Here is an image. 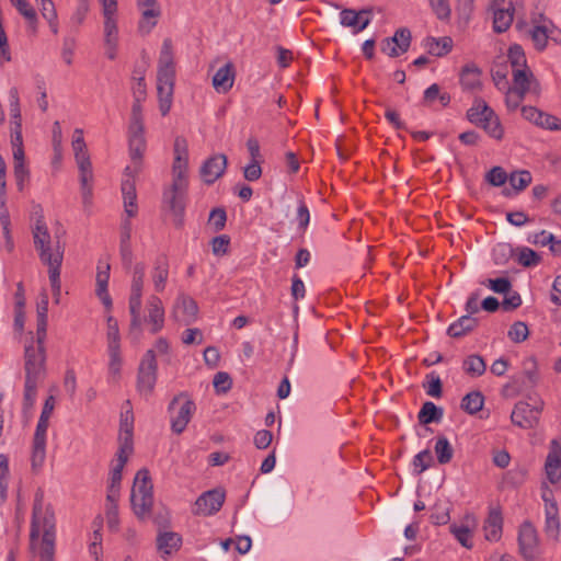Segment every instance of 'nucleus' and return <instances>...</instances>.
<instances>
[{"instance_id": "c756f323", "label": "nucleus", "mask_w": 561, "mask_h": 561, "mask_svg": "<svg viewBox=\"0 0 561 561\" xmlns=\"http://www.w3.org/2000/svg\"><path fill=\"white\" fill-rule=\"evenodd\" d=\"M493 113L494 111L483 100L478 99L472 107L468 110L467 117L471 123L481 127Z\"/></svg>"}, {"instance_id": "6e6d98bb", "label": "nucleus", "mask_w": 561, "mask_h": 561, "mask_svg": "<svg viewBox=\"0 0 561 561\" xmlns=\"http://www.w3.org/2000/svg\"><path fill=\"white\" fill-rule=\"evenodd\" d=\"M48 278L53 291L54 302L59 305L61 297L60 270L48 271Z\"/></svg>"}, {"instance_id": "bf43d9fd", "label": "nucleus", "mask_w": 561, "mask_h": 561, "mask_svg": "<svg viewBox=\"0 0 561 561\" xmlns=\"http://www.w3.org/2000/svg\"><path fill=\"white\" fill-rule=\"evenodd\" d=\"M213 385L218 393H225L231 388L232 379L228 373L218 371L214 377Z\"/></svg>"}, {"instance_id": "4d7b16f0", "label": "nucleus", "mask_w": 561, "mask_h": 561, "mask_svg": "<svg viewBox=\"0 0 561 561\" xmlns=\"http://www.w3.org/2000/svg\"><path fill=\"white\" fill-rule=\"evenodd\" d=\"M433 463V457L430 450L419 453L413 459V466L417 473H422Z\"/></svg>"}, {"instance_id": "0e129e2a", "label": "nucleus", "mask_w": 561, "mask_h": 561, "mask_svg": "<svg viewBox=\"0 0 561 561\" xmlns=\"http://www.w3.org/2000/svg\"><path fill=\"white\" fill-rule=\"evenodd\" d=\"M107 347L119 346V330L117 321L112 317L107 318Z\"/></svg>"}, {"instance_id": "f3484780", "label": "nucleus", "mask_w": 561, "mask_h": 561, "mask_svg": "<svg viewBox=\"0 0 561 561\" xmlns=\"http://www.w3.org/2000/svg\"><path fill=\"white\" fill-rule=\"evenodd\" d=\"M227 157L224 153H217L209 157L201 167V178L204 183L213 184L216 182L226 171Z\"/></svg>"}, {"instance_id": "603ef678", "label": "nucleus", "mask_w": 561, "mask_h": 561, "mask_svg": "<svg viewBox=\"0 0 561 561\" xmlns=\"http://www.w3.org/2000/svg\"><path fill=\"white\" fill-rule=\"evenodd\" d=\"M491 137L500 140L503 137V128L495 113L481 126Z\"/></svg>"}, {"instance_id": "13d9d810", "label": "nucleus", "mask_w": 561, "mask_h": 561, "mask_svg": "<svg viewBox=\"0 0 561 561\" xmlns=\"http://www.w3.org/2000/svg\"><path fill=\"white\" fill-rule=\"evenodd\" d=\"M144 101L145 100L134 99L128 127L145 126L141 105Z\"/></svg>"}, {"instance_id": "09e8293b", "label": "nucleus", "mask_w": 561, "mask_h": 561, "mask_svg": "<svg viewBox=\"0 0 561 561\" xmlns=\"http://www.w3.org/2000/svg\"><path fill=\"white\" fill-rule=\"evenodd\" d=\"M48 391H49V394L44 402L42 413H41L38 421H48L53 414L54 409H55L56 401H57L56 393L58 391V388H57V386L53 385L49 387Z\"/></svg>"}, {"instance_id": "c03bdc74", "label": "nucleus", "mask_w": 561, "mask_h": 561, "mask_svg": "<svg viewBox=\"0 0 561 561\" xmlns=\"http://www.w3.org/2000/svg\"><path fill=\"white\" fill-rule=\"evenodd\" d=\"M463 369L471 376H481L485 371V363L482 357L471 355L463 362Z\"/></svg>"}, {"instance_id": "a18cd8bd", "label": "nucleus", "mask_w": 561, "mask_h": 561, "mask_svg": "<svg viewBox=\"0 0 561 561\" xmlns=\"http://www.w3.org/2000/svg\"><path fill=\"white\" fill-rule=\"evenodd\" d=\"M14 8L19 11V13L30 23V25L35 28L37 24V13L28 0H20Z\"/></svg>"}, {"instance_id": "a19ab883", "label": "nucleus", "mask_w": 561, "mask_h": 561, "mask_svg": "<svg viewBox=\"0 0 561 561\" xmlns=\"http://www.w3.org/2000/svg\"><path fill=\"white\" fill-rule=\"evenodd\" d=\"M533 181V176L529 171L519 170L514 171L508 175V182L516 192L525 190Z\"/></svg>"}, {"instance_id": "e2e57ef3", "label": "nucleus", "mask_w": 561, "mask_h": 561, "mask_svg": "<svg viewBox=\"0 0 561 561\" xmlns=\"http://www.w3.org/2000/svg\"><path fill=\"white\" fill-rule=\"evenodd\" d=\"M227 216L222 208H215L210 211L208 224L213 227L214 231L224 229L226 225Z\"/></svg>"}, {"instance_id": "c9c22d12", "label": "nucleus", "mask_w": 561, "mask_h": 561, "mask_svg": "<svg viewBox=\"0 0 561 561\" xmlns=\"http://www.w3.org/2000/svg\"><path fill=\"white\" fill-rule=\"evenodd\" d=\"M188 168V159H174L172 173H173V187L175 190H184L186 186V173Z\"/></svg>"}, {"instance_id": "f257e3e1", "label": "nucleus", "mask_w": 561, "mask_h": 561, "mask_svg": "<svg viewBox=\"0 0 561 561\" xmlns=\"http://www.w3.org/2000/svg\"><path fill=\"white\" fill-rule=\"evenodd\" d=\"M146 265L136 263L131 271L128 310L130 314L129 336L137 342L142 335V325L147 324L151 334H157L164 328L165 309L162 299L150 294L145 304L142 295L145 290Z\"/></svg>"}, {"instance_id": "6e6552de", "label": "nucleus", "mask_w": 561, "mask_h": 561, "mask_svg": "<svg viewBox=\"0 0 561 561\" xmlns=\"http://www.w3.org/2000/svg\"><path fill=\"white\" fill-rule=\"evenodd\" d=\"M130 503L135 515L139 519L150 516L153 506L152 482L147 469L136 473L131 488Z\"/></svg>"}, {"instance_id": "6ab92c4d", "label": "nucleus", "mask_w": 561, "mask_h": 561, "mask_svg": "<svg viewBox=\"0 0 561 561\" xmlns=\"http://www.w3.org/2000/svg\"><path fill=\"white\" fill-rule=\"evenodd\" d=\"M48 423H37L32 446V469L37 471L44 465L46 458V436Z\"/></svg>"}, {"instance_id": "8fccbe9b", "label": "nucleus", "mask_w": 561, "mask_h": 561, "mask_svg": "<svg viewBox=\"0 0 561 561\" xmlns=\"http://www.w3.org/2000/svg\"><path fill=\"white\" fill-rule=\"evenodd\" d=\"M13 173H14L18 190L23 191L30 180V170L26 165V162L14 163L13 164Z\"/></svg>"}, {"instance_id": "0eeeda50", "label": "nucleus", "mask_w": 561, "mask_h": 561, "mask_svg": "<svg viewBox=\"0 0 561 561\" xmlns=\"http://www.w3.org/2000/svg\"><path fill=\"white\" fill-rule=\"evenodd\" d=\"M128 147L130 164L125 168L124 179L122 181V194L124 195V184L131 183L136 191V176L141 171L142 158L146 151L147 141L145 137V126L128 127Z\"/></svg>"}, {"instance_id": "bb28decb", "label": "nucleus", "mask_w": 561, "mask_h": 561, "mask_svg": "<svg viewBox=\"0 0 561 561\" xmlns=\"http://www.w3.org/2000/svg\"><path fill=\"white\" fill-rule=\"evenodd\" d=\"M234 69L231 62L220 67L213 77V87L218 93H227L234 82Z\"/></svg>"}, {"instance_id": "ddd939ff", "label": "nucleus", "mask_w": 561, "mask_h": 561, "mask_svg": "<svg viewBox=\"0 0 561 561\" xmlns=\"http://www.w3.org/2000/svg\"><path fill=\"white\" fill-rule=\"evenodd\" d=\"M133 435H134V426L133 423H122L118 435V451L117 458L115 459V463L112 468V473L122 474L123 468L126 465L129 455H131L133 448Z\"/></svg>"}, {"instance_id": "58836bf2", "label": "nucleus", "mask_w": 561, "mask_h": 561, "mask_svg": "<svg viewBox=\"0 0 561 561\" xmlns=\"http://www.w3.org/2000/svg\"><path fill=\"white\" fill-rule=\"evenodd\" d=\"M108 351V373L110 376L117 380L121 376L123 358L121 355V346L107 347Z\"/></svg>"}, {"instance_id": "4468645a", "label": "nucleus", "mask_w": 561, "mask_h": 561, "mask_svg": "<svg viewBox=\"0 0 561 561\" xmlns=\"http://www.w3.org/2000/svg\"><path fill=\"white\" fill-rule=\"evenodd\" d=\"M224 502V491L219 489L206 491L195 501L192 513L196 516H210L221 508Z\"/></svg>"}, {"instance_id": "49530a36", "label": "nucleus", "mask_w": 561, "mask_h": 561, "mask_svg": "<svg viewBox=\"0 0 561 561\" xmlns=\"http://www.w3.org/2000/svg\"><path fill=\"white\" fill-rule=\"evenodd\" d=\"M9 478V460L4 455H0V504L7 499Z\"/></svg>"}, {"instance_id": "a878e982", "label": "nucleus", "mask_w": 561, "mask_h": 561, "mask_svg": "<svg viewBox=\"0 0 561 561\" xmlns=\"http://www.w3.org/2000/svg\"><path fill=\"white\" fill-rule=\"evenodd\" d=\"M513 82L512 89L525 95L527 93L538 95L540 92V85L530 69H526V71L515 70L513 72Z\"/></svg>"}, {"instance_id": "3c124183", "label": "nucleus", "mask_w": 561, "mask_h": 561, "mask_svg": "<svg viewBox=\"0 0 561 561\" xmlns=\"http://www.w3.org/2000/svg\"><path fill=\"white\" fill-rule=\"evenodd\" d=\"M183 191L184 190H175L172 185L171 188L164 193L165 203H168L170 208L176 214H181L183 210V204L180 198Z\"/></svg>"}, {"instance_id": "4c0bfd02", "label": "nucleus", "mask_w": 561, "mask_h": 561, "mask_svg": "<svg viewBox=\"0 0 561 561\" xmlns=\"http://www.w3.org/2000/svg\"><path fill=\"white\" fill-rule=\"evenodd\" d=\"M507 58L511 64L513 72L515 70L526 71V69H529L527 66L525 53L519 45H513L508 49Z\"/></svg>"}, {"instance_id": "2eb2a0df", "label": "nucleus", "mask_w": 561, "mask_h": 561, "mask_svg": "<svg viewBox=\"0 0 561 561\" xmlns=\"http://www.w3.org/2000/svg\"><path fill=\"white\" fill-rule=\"evenodd\" d=\"M137 9L140 12L138 28L144 34H149L157 25L161 16V7L158 0H136Z\"/></svg>"}, {"instance_id": "473e14b6", "label": "nucleus", "mask_w": 561, "mask_h": 561, "mask_svg": "<svg viewBox=\"0 0 561 561\" xmlns=\"http://www.w3.org/2000/svg\"><path fill=\"white\" fill-rule=\"evenodd\" d=\"M39 11L42 16L46 20L53 34H58V14L53 0H38Z\"/></svg>"}, {"instance_id": "b1692460", "label": "nucleus", "mask_w": 561, "mask_h": 561, "mask_svg": "<svg viewBox=\"0 0 561 561\" xmlns=\"http://www.w3.org/2000/svg\"><path fill=\"white\" fill-rule=\"evenodd\" d=\"M157 78H174L175 62L173 54V44L170 38H165L162 43L159 59Z\"/></svg>"}, {"instance_id": "9d476101", "label": "nucleus", "mask_w": 561, "mask_h": 561, "mask_svg": "<svg viewBox=\"0 0 561 561\" xmlns=\"http://www.w3.org/2000/svg\"><path fill=\"white\" fill-rule=\"evenodd\" d=\"M529 36L535 49L538 51L545 50L549 41L561 45V30L558 28L550 19L543 15H539L533 20Z\"/></svg>"}, {"instance_id": "de8ad7c7", "label": "nucleus", "mask_w": 561, "mask_h": 561, "mask_svg": "<svg viewBox=\"0 0 561 561\" xmlns=\"http://www.w3.org/2000/svg\"><path fill=\"white\" fill-rule=\"evenodd\" d=\"M436 99L439 100L442 106H447L450 102V96L447 93H440L439 87L434 83L431 87H428L424 92V102L431 104Z\"/></svg>"}, {"instance_id": "ea45409f", "label": "nucleus", "mask_w": 561, "mask_h": 561, "mask_svg": "<svg viewBox=\"0 0 561 561\" xmlns=\"http://www.w3.org/2000/svg\"><path fill=\"white\" fill-rule=\"evenodd\" d=\"M434 450L437 457V461L440 465L448 463L454 455L453 447L450 446L446 437H438L434 446Z\"/></svg>"}, {"instance_id": "5701e85b", "label": "nucleus", "mask_w": 561, "mask_h": 561, "mask_svg": "<svg viewBox=\"0 0 561 561\" xmlns=\"http://www.w3.org/2000/svg\"><path fill=\"white\" fill-rule=\"evenodd\" d=\"M545 471L550 483L554 484L561 480V443L553 439L546 459Z\"/></svg>"}, {"instance_id": "774afa93", "label": "nucleus", "mask_w": 561, "mask_h": 561, "mask_svg": "<svg viewBox=\"0 0 561 561\" xmlns=\"http://www.w3.org/2000/svg\"><path fill=\"white\" fill-rule=\"evenodd\" d=\"M427 383L425 386L426 393L433 398H439L442 396V381L440 378L434 373L427 376Z\"/></svg>"}, {"instance_id": "a211bd4d", "label": "nucleus", "mask_w": 561, "mask_h": 561, "mask_svg": "<svg viewBox=\"0 0 561 561\" xmlns=\"http://www.w3.org/2000/svg\"><path fill=\"white\" fill-rule=\"evenodd\" d=\"M543 403L540 399L529 397L525 401L516 403L512 411V421H537L542 411Z\"/></svg>"}, {"instance_id": "393cba45", "label": "nucleus", "mask_w": 561, "mask_h": 561, "mask_svg": "<svg viewBox=\"0 0 561 561\" xmlns=\"http://www.w3.org/2000/svg\"><path fill=\"white\" fill-rule=\"evenodd\" d=\"M174 78H157V94L159 102V110L162 116L169 114L174 92Z\"/></svg>"}, {"instance_id": "f03ea898", "label": "nucleus", "mask_w": 561, "mask_h": 561, "mask_svg": "<svg viewBox=\"0 0 561 561\" xmlns=\"http://www.w3.org/2000/svg\"><path fill=\"white\" fill-rule=\"evenodd\" d=\"M55 514L49 505L44 504L43 492H37L33 506L30 533V550L38 561L55 559Z\"/></svg>"}, {"instance_id": "9b49d317", "label": "nucleus", "mask_w": 561, "mask_h": 561, "mask_svg": "<svg viewBox=\"0 0 561 561\" xmlns=\"http://www.w3.org/2000/svg\"><path fill=\"white\" fill-rule=\"evenodd\" d=\"M157 381V362L153 350L147 351L138 371L137 387L142 396H149Z\"/></svg>"}, {"instance_id": "e433bc0d", "label": "nucleus", "mask_w": 561, "mask_h": 561, "mask_svg": "<svg viewBox=\"0 0 561 561\" xmlns=\"http://www.w3.org/2000/svg\"><path fill=\"white\" fill-rule=\"evenodd\" d=\"M477 324V320L469 314L462 316L448 328V334L453 337H460L471 331Z\"/></svg>"}, {"instance_id": "4be33fe9", "label": "nucleus", "mask_w": 561, "mask_h": 561, "mask_svg": "<svg viewBox=\"0 0 561 561\" xmlns=\"http://www.w3.org/2000/svg\"><path fill=\"white\" fill-rule=\"evenodd\" d=\"M157 550L164 560L178 552L182 546L180 534L170 530H159L156 539Z\"/></svg>"}, {"instance_id": "5fc2aeb1", "label": "nucleus", "mask_w": 561, "mask_h": 561, "mask_svg": "<svg viewBox=\"0 0 561 561\" xmlns=\"http://www.w3.org/2000/svg\"><path fill=\"white\" fill-rule=\"evenodd\" d=\"M117 500L118 499H113L111 501L106 499V522L108 528L112 530H116L118 526Z\"/></svg>"}, {"instance_id": "680f3d73", "label": "nucleus", "mask_w": 561, "mask_h": 561, "mask_svg": "<svg viewBox=\"0 0 561 561\" xmlns=\"http://www.w3.org/2000/svg\"><path fill=\"white\" fill-rule=\"evenodd\" d=\"M485 179L491 185L501 186L508 180V176L503 168L494 167L486 173Z\"/></svg>"}, {"instance_id": "2f4dec72", "label": "nucleus", "mask_w": 561, "mask_h": 561, "mask_svg": "<svg viewBox=\"0 0 561 561\" xmlns=\"http://www.w3.org/2000/svg\"><path fill=\"white\" fill-rule=\"evenodd\" d=\"M513 11L514 9L511 3L507 8L493 9V28L496 33L505 32L511 26Z\"/></svg>"}, {"instance_id": "dca6fc26", "label": "nucleus", "mask_w": 561, "mask_h": 561, "mask_svg": "<svg viewBox=\"0 0 561 561\" xmlns=\"http://www.w3.org/2000/svg\"><path fill=\"white\" fill-rule=\"evenodd\" d=\"M519 551L525 560L535 561L539 552V539L535 527L530 523L520 526L518 535Z\"/></svg>"}, {"instance_id": "1a4fd4ad", "label": "nucleus", "mask_w": 561, "mask_h": 561, "mask_svg": "<svg viewBox=\"0 0 561 561\" xmlns=\"http://www.w3.org/2000/svg\"><path fill=\"white\" fill-rule=\"evenodd\" d=\"M71 147L80 171V183L83 202L88 203L90 202L92 195L91 182L93 179V172L82 129H75Z\"/></svg>"}, {"instance_id": "69168bd1", "label": "nucleus", "mask_w": 561, "mask_h": 561, "mask_svg": "<svg viewBox=\"0 0 561 561\" xmlns=\"http://www.w3.org/2000/svg\"><path fill=\"white\" fill-rule=\"evenodd\" d=\"M357 11L353 9H344L340 13V23L344 27H350L353 30V33L357 34L356 27H357Z\"/></svg>"}, {"instance_id": "052dcab7", "label": "nucleus", "mask_w": 561, "mask_h": 561, "mask_svg": "<svg viewBox=\"0 0 561 561\" xmlns=\"http://www.w3.org/2000/svg\"><path fill=\"white\" fill-rule=\"evenodd\" d=\"M430 5L439 20H447L450 16L448 0H428Z\"/></svg>"}, {"instance_id": "338daca9", "label": "nucleus", "mask_w": 561, "mask_h": 561, "mask_svg": "<svg viewBox=\"0 0 561 561\" xmlns=\"http://www.w3.org/2000/svg\"><path fill=\"white\" fill-rule=\"evenodd\" d=\"M392 39L399 50L405 53L411 43V33L408 28H400L394 33Z\"/></svg>"}, {"instance_id": "c85d7f7f", "label": "nucleus", "mask_w": 561, "mask_h": 561, "mask_svg": "<svg viewBox=\"0 0 561 561\" xmlns=\"http://www.w3.org/2000/svg\"><path fill=\"white\" fill-rule=\"evenodd\" d=\"M465 522H466V524H463V525H451L450 531L456 537V539L460 542L461 546L469 549L472 547L471 536H472V530L476 527V519L473 516L467 515L465 517Z\"/></svg>"}, {"instance_id": "cd10ccee", "label": "nucleus", "mask_w": 561, "mask_h": 561, "mask_svg": "<svg viewBox=\"0 0 561 561\" xmlns=\"http://www.w3.org/2000/svg\"><path fill=\"white\" fill-rule=\"evenodd\" d=\"M503 517L497 508H491L485 519L483 530L489 541H497L502 536Z\"/></svg>"}, {"instance_id": "412c9836", "label": "nucleus", "mask_w": 561, "mask_h": 561, "mask_svg": "<svg viewBox=\"0 0 561 561\" xmlns=\"http://www.w3.org/2000/svg\"><path fill=\"white\" fill-rule=\"evenodd\" d=\"M170 276L169 260L165 255L158 256L150 270V279L153 294L159 295L164 291Z\"/></svg>"}, {"instance_id": "39448f33", "label": "nucleus", "mask_w": 561, "mask_h": 561, "mask_svg": "<svg viewBox=\"0 0 561 561\" xmlns=\"http://www.w3.org/2000/svg\"><path fill=\"white\" fill-rule=\"evenodd\" d=\"M102 9V38L104 54L110 60L117 57L119 46L117 0H98Z\"/></svg>"}, {"instance_id": "7c9ffc66", "label": "nucleus", "mask_w": 561, "mask_h": 561, "mask_svg": "<svg viewBox=\"0 0 561 561\" xmlns=\"http://www.w3.org/2000/svg\"><path fill=\"white\" fill-rule=\"evenodd\" d=\"M481 72L473 65H467L460 73V82L463 89L474 91L481 88Z\"/></svg>"}, {"instance_id": "7ed1b4c3", "label": "nucleus", "mask_w": 561, "mask_h": 561, "mask_svg": "<svg viewBox=\"0 0 561 561\" xmlns=\"http://www.w3.org/2000/svg\"><path fill=\"white\" fill-rule=\"evenodd\" d=\"M33 218L34 248L41 262L48 267V271L60 270L65 253V243L61 240L62 232L56 231L54 236L49 232L41 205L34 206Z\"/></svg>"}, {"instance_id": "20e7f679", "label": "nucleus", "mask_w": 561, "mask_h": 561, "mask_svg": "<svg viewBox=\"0 0 561 561\" xmlns=\"http://www.w3.org/2000/svg\"><path fill=\"white\" fill-rule=\"evenodd\" d=\"M24 411L33 409L37 390L46 377V352L45 347H35L33 343L24 348Z\"/></svg>"}, {"instance_id": "72a5a7b5", "label": "nucleus", "mask_w": 561, "mask_h": 561, "mask_svg": "<svg viewBox=\"0 0 561 561\" xmlns=\"http://www.w3.org/2000/svg\"><path fill=\"white\" fill-rule=\"evenodd\" d=\"M108 278L110 265H106L104 271H99L96 274V295L107 308L112 306V300L107 293Z\"/></svg>"}, {"instance_id": "f8f14e48", "label": "nucleus", "mask_w": 561, "mask_h": 561, "mask_svg": "<svg viewBox=\"0 0 561 561\" xmlns=\"http://www.w3.org/2000/svg\"><path fill=\"white\" fill-rule=\"evenodd\" d=\"M170 317L182 325H190L198 318L197 302L185 294H180L171 309Z\"/></svg>"}, {"instance_id": "f704fd0d", "label": "nucleus", "mask_w": 561, "mask_h": 561, "mask_svg": "<svg viewBox=\"0 0 561 561\" xmlns=\"http://www.w3.org/2000/svg\"><path fill=\"white\" fill-rule=\"evenodd\" d=\"M425 46L431 55L442 57L451 50L453 39L448 36L442 37L439 39L430 37L426 39Z\"/></svg>"}, {"instance_id": "37998d69", "label": "nucleus", "mask_w": 561, "mask_h": 561, "mask_svg": "<svg viewBox=\"0 0 561 561\" xmlns=\"http://www.w3.org/2000/svg\"><path fill=\"white\" fill-rule=\"evenodd\" d=\"M443 409L431 401H427L423 404L417 415L419 421H439L443 419Z\"/></svg>"}, {"instance_id": "864d4df0", "label": "nucleus", "mask_w": 561, "mask_h": 561, "mask_svg": "<svg viewBox=\"0 0 561 561\" xmlns=\"http://www.w3.org/2000/svg\"><path fill=\"white\" fill-rule=\"evenodd\" d=\"M528 327L522 321L513 323L508 330V337L515 343L525 341L528 337Z\"/></svg>"}, {"instance_id": "79ce46f5", "label": "nucleus", "mask_w": 561, "mask_h": 561, "mask_svg": "<svg viewBox=\"0 0 561 561\" xmlns=\"http://www.w3.org/2000/svg\"><path fill=\"white\" fill-rule=\"evenodd\" d=\"M484 403V397L479 391L468 393L461 402V408L469 414L480 411Z\"/></svg>"}, {"instance_id": "423d86ee", "label": "nucleus", "mask_w": 561, "mask_h": 561, "mask_svg": "<svg viewBox=\"0 0 561 561\" xmlns=\"http://www.w3.org/2000/svg\"><path fill=\"white\" fill-rule=\"evenodd\" d=\"M124 214L121 225V255L125 264L130 265L133 251L130 247L131 222L130 219L138 214L137 192L131 183L124 184Z\"/></svg>"}, {"instance_id": "aec40b11", "label": "nucleus", "mask_w": 561, "mask_h": 561, "mask_svg": "<svg viewBox=\"0 0 561 561\" xmlns=\"http://www.w3.org/2000/svg\"><path fill=\"white\" fill-rule=\"evenodd\" d=\"M195 409V403L185 392L175 396L168 407L172 421H188L193 416Z\"/></svg>"}]
</instances>
